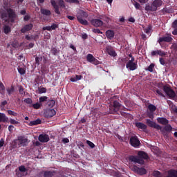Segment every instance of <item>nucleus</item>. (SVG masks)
Segmentation results:
<instances>
[{
	"mask_svg": "<svg viewBox=\"0 0 177 177\" xmlns=\"http://www.w3.org/2000/svg\"><path fill=\"white\" fill-rule=\"evenodd\" d=\"M156 92L157 95H158V96H161L162 97H165V95L162 93V91L158 88L156 90Z\"/></svg>",
	"mask_w": 177,
	"mask_h": 177,
	"instance_id": "49530a36",
	"label": "nucleus"
},
{
	"mask_svg": "<svg viewBox=\"0 0 177 177\" xmlns=\"http://www.w3.org/2000/svg\"><path fill=\"white\" fill-rule=\"evenodd\" d=\"M173 28H177V19L172 23Z\"/></svg>",
	"mask_w": 177,
	"mask_h": 177,
	"instance_id": "338daca9",
	"label": "nucleus"
},
{
	"mask_svg": "<svg viewBox=\"0 0 177 177\" xmlns=\"http://www.w3.org/2000/svg\"><path fill=\"white\" fill-rule=\"evenodd\" d=\"M172 39L171 35H167V36L159 37L158 42L161 48H162V42H172Z\"/></svg>",
	"mask_w": 177,
	"mask_h": 177,
	"instance_id": "1a4fd4ad",
	"label": "nucleus"
},
{
	"mask_svg": "<svg viewBox=\"0 0 177 177\" xmlns=\"http://www.w3.org/2000/svg\"><path fill=\"white\" fill-rule=\"evenodd\" d=\"M38 139L41 143H48L50 140L49 136L48 134H40Z\"/></svg>",
	"mask_w": 177,
	"mask_h": 177,
	"instance_id": "2eb2a0df",
	"label": "nucleus"
},
{
	"mask_svg": "<svg viewBox=\"0 0 177 177\" xmlns=\"http://www.w3.org/2000/svg\"><path fill=\"white\" fill-rule=\"evenodd\" d=\"M156 55H158V50L151 52V56H156Z\"/></svg>",
	"mask_w": 177,
	"mask_h": 177,
	"instance_id": "680f3d73",
	"label": "nucleus"
},
{
	"mask_svg": "<svg viewBox=\"0 0 177 177\" xmlns=\"http://www.w3.org/2000/svg\"><path fill=\"white\" fill-rule=\"evenodd\" d=\"M106 52L110 55V56H116L115 51L113 49V47L109 46L106 47Z\"/></svg>",
	"mask_w": 177,
	"mask_h": 177,
	"instance_id": "b1692460",
	"label": "nucleus"
},
{
	"mask_svg": "<svg viewBox=\"0 0 177 177\" xmlns=\"http://www.w3.org/2000/svg\"><path fill=\"white\" fill-rule=\"evenodd\" d=\"M40 12L41 15H43L44 16H50V15H52V12H50V10L44 8H41L40 9Z\"/></svg>",
	"mask_w": 177,
	"mask_h": 177,
	"instance_id": "4be33fe9",
	"label": "nucleus"
},
{
	"mask_svg": "<svg viewBox=\"0 0 177 177\" xmlns=\"http://www.w3.org/2000/svg\"><path fill=\"white\" fill-rule=\"evenodd\" d=\"M9 115H13V117H17V113L12 111V110H8L7 111Z\"/></svg>",
	"mask_w": 177,
	"mask_h": 177,
	"instance_id": "a18cd8bd",
	"label": "nucleus"
},
{
	"mask_svg": "<svg viewBox=\"0 0 177 177\" xmlns=\"http://www.w3.org/2000/svg\"><path fill=\"white\" fill-rule=\"evenodd\" d=\"M44 115L46 118H52L54 115H56V111L54 109H46L44 112Z\"/></svg>",
	"mask_w": 177,
	"mask_h": 177,
	"instance_id": "f8f14e48",
	"label": "nucleus"
},
{
	"mask_svg": "<svg viewBox=\"0 0 177 177\" xmlns=\"http://www.w3.org/2000/svg\"><path fill=\"white\" fill-rule=\"evenodd\" d=\"M138 156H130L129 157V160L131 162H136V164H140V165H143V164H145L144 160H149V158L147 153L143 151H139L138 153Z\"/></svg>",
	"mask_w": 177,
	"mask_h": 177,
	"instance_id": "f03ea898",
	"label": "nucleus"
},
{
	"mask_svg": "<svg viewBox=\"0 0 177 177\" xmlns=\"http://www.w3.org/2000/svg\"><path fill=\"white\" fill-rule=\"evenodd\" d=\"M135 125L138 129H142L144 132H146V129H147V126L145 123L138 122H136Z\"/></svg>",
	"mask_w": 177,
	"mask_h": 177,
	"instance_id": "a211bd4d",
	"label": "nucleus"
},
{
	"mask_svg": "<svg viewBox=\"0 0 177 177\" xmlns=\"http://www.w3.org/2000/svg\"><path fill=\"white\" fill-rule=\"evenodd\" d=\"M56 104L55 100H47L46 106L48 109H53V107Z\"/></svg>",
	"mask_w": 177,
	"mask_h": 177,
	"instance_id": "a878e982",
	"label": "nucleus"
},
{
	"mask_svg": "<svg viewBox=\"0 0 177 177\" xmlns=\"http://www.w3.org/2000/svg\"><path fill=\"white\" fill-rule=\"evenodd\" d=\"M56 171H46L44 173V177H53Z\"/></svg>",
	"mask_w": 177,
	"mask_h": 177,
	"instance_id": "393cba45",
	"label": "nucleus"
},
{
	"mask_svg": "<svg viewBox=\"0 0 177 177\" xmlns=\"http://www.w3.org/2000/svg\"><path fill=\"white\" fill-rule=\"evenodd\" d=\"M41 124L40 119H37L36 120L30 121L29 123L30 127H34L35 125H39Z\"/></svg>",
	"mask_w": 177,
	"mask_h": 177,
	"instance_id": "7c9ffc66",
	"label": "nucleus"
},
{
	"mask_svg": "<svg viewBox=\"0 0 177 177\" xmlns=\"http://www.w3.org/2000/svg\"><path fill=\"white\" fill-rule=\"evenodd\" d=\"M24 102L25 103H26L27 104H32V100L31 98H26L24 100Z\"/></svg>",
	"mask_w": 177,
	"mask_h": 177,
	"instance_id": "603ef678",
	"label": "nucleus"
},
{
	"mask_svg": "<svg viewBox=\"0 0 177 177\" xmlns=\"http://www.w3.org/2000/svg\"><path fill=\"white\" fill-rule=\"evenodd\" d=\"M19 92L20 95H23V93H24V88H23V86H20L19 89Z\"/></svg>",
	"mask_w": 177,
	"mask_h": 177,
	"instance_id": "69168bd1",
	"label": "nucleus"
},
{
	"mask_svg": "<svg viewBox=\"0 0 177 177\" xmlns=\"http://www.w3.org/2000/svg\"><path fill=\"white\" fill-rule=\"evenodd\" d=\"M86 60L88 63H91V64H95V66H97V64H100V62L97 60V59L95 58L93 55L88 54L86 55Z\"/></svg>",
	"mask_w": 177,
	"mask_h": 177,
	"instance_id": "9d476101",
	"label": "nucleus"
},
{
	"mask_svg": "<svg viewBox=\"0 0 177 177\" xmlns=\"http://www.w3.org/2000/svg\"><path fill=\"white\" fill-rule=\"evenodd\" d=\"M44 31L47 30V31H52V28L50 26H45L43 27Z\"/></svg>",
	"mask_w": 177,
	"mask_h": 177,
	"instance_id": "0e129e2a",
	"label": "nucleus"
},
{
	"mask_svg": "<svg viewBox=\"0 0 177 177\" xmlns=\"http://www.w3.org/2000/svg\"><path fill=\"white\" fill-rule=\"evenodd\" d=\"M100 20H103L106 23H110V18L105 15H100Z\"/></svg>",
	"mask_w": 177,
	"mask_h": 177,
	"instance_id": "c756f323",
	"label": "nucleus"
},
{
	"mask_svg": "<svg viewBox=\"0 0 177 177\" xmlns=\"http://www.w3.org/2000/svg\"><path fill=\"white\" fill-rule=\"evenodd\" d=\"M4 145H5V140L3 138H1L0 140V149L1 147H3Z\"/></svg>",
	"mask_w": 177,
	"mask_h": 177,
	"instance_id": "e2e57ef3",
	"label": "nucleus"
},
{
	"mask_svg": "<svg viewBox=\"0 0 177 177\" xmlns=\"http://www.w3.org/2000/svg\"><path fill=\"white\" fill-rule=\"evenodd\" d=\"M32 27H34L32 24H26L21 29V32L22 34H26V32L31 31V30H32Z\"/></svg>",
	"mask_w": 177,
	"mask_h": 177,
	"instance_id": "4468645a",
	"label": "nucleus"
},
{
	"mask_svg": "<svg viewBox=\"0 0 177 177\" xmlns=\"http://www.w3.org/2000/svg\"><path fill=\"white\" fill-rule=\"evenodd\" d=\"M50 28H51V30H56V28H59V24H53L50 26Z\"/></svg>",
	"mask_w": 177,
	"mask_h": 177,
	"instance_id": "5fc2aeb1",
	"label": "nucleus"
},
{
	"mask_svg": "<svg viewBox=\"0 0 177 177\" xmlns=\"http://www.w3.org/2000/svg\"><path fill=\"white\" fill-rule=\"evenodd\" d=\"M41 106L42 104H40L39 102L32 104V107H33V109H35V110H38Z\"/></svg>",
	"mask_w": 177,
	"mask_h": 177,
	"instance_id": "c9c22d12",
	"label": "nucleus"
},
{
	"mask_svg": "<svg viewBox=\"0 0 177 177\" xmlns=\"http://www.w3.org/2000/svg\"><path fill=\"white\" fill-rule=\"evenodd\" d=\"M157 121L159 124L162 125H167L169 123V120L165 118H158Z\"/></svg>",
	"mask_w": 177,
	"mask_h": 177,
	"instance_id": "6ab92c4d",
	"label": "nucleus"
},
{
	"mask_svg": "<svg viewBox=\"0 0 177 177\" xmlns=\"http://www.w3.org/2000/svg\"><path fill=\"white\" fill-rule=\"evenodd\" d=\"M12 31V28H10V26H8V25H4L3 26V32L4 34H9V32H11Z\"/></svg>",
	"mask_w": 177,
	"mask_h": 177,
	"instance_id": "c85d7f7f",
	"label": "nucleus"
},
{
	"mask_svg": "<svg viewBox=\"0 0 177 177\" xmlns=\"http://www.w3.org/2000/svg\"><path fill=\"white\" fill-rule=\"evenodd\" d=\"M9 118L3 113H0V122H8Z\"/></svg>",
	"mask_w": 177,
	"mask_h": 177,
	"instance_id": "412c9836",
	"label": "nucleus"
},
{
	"mask_svg": "<svg viewBox=\"0 0 177 177\" xmlns=\"http://www.w3.org/2000/svg\"><path fill=\"white\" fill-rule=\"evenodd\" d=\"M91 23L94 27H102L103 26V21L97 19L91 20Z\"/></svg>",
	"mask_w": 177,
	"mask_h": 177,
	"instance_id": "f3484780",
	"label": "nucleus"
},
{
	"mask_svg": "<svg viewBox=\"0 0 177 177\" xmlns=\"http://www.w3.org/2000/svg\"><path fill=\"white\" fill-rule=\"evenodd\" d=\"M26 39H27V41H31V39H35V37H32V35L29 36L28 35L25 36Z\"/></svg>",
	"mask_w": 177,
	"mask_h": 177,
	"instance_id": "6e6d98bb",
	"label": "nucleus"
},
{
	"mask_svg": "<svg viewBox=\"0 0 177 177\" xmlns=\"http://www.w3.org/2000/svg\"><path fill=\"white\" fill-rule=\"evenodd\" d=\"M126 68H129L130 71H135L138 68V64L135 62H127Z\"/></svg>",
	"mask_w": 177,
	"mask_h": 177,
	"instance_id": "dca6fc26",
	"label": "nucleus"
},
{
	"mask_svg": "<svg viewBox=\"0 0 177 177\" xmlns=\"http://www.w3.org/2000/svg\"><path fill=\"white\" fill-rule=\"evenodd\" d=\"M144 31L146 34H150V31H151V27H150V26H148V27L144 29Z\"/></svg>",
	"mask_w": 177,
	"mask_h": 177,
	"instance_id": "8fccbe9b",
	"label": "nucleus"
},
{
	"mask_svg": "<svg viewBox=\"0 0 177 177\" xmlns=\"http://www.w3.org/2000/svg\"><path fill=\"white\" fill-rule=\"evenodd\" d=\"M158 55L161 57L167 56V53L162 51V50H158Z\"/></svg>",
	"mask_w": 177,
	"mask_h": 177,
	"instance_id": "37998d69",
	"label": "nucleus"
},
{
	"mask_svg": "<svg viewBox=\"0 0 177 177\" xmlns=\"http://www.w3.org/2000/svg\"><path fill=\"white\" fill-rule=\"evenodd\" d=\"M159 62L162 66H165V59H164V58H159Z\"/></svg>",
	"mask_w": 177,
	"mask_h": 177,
	"instance_id": "bf43d9fd",
	"label": "nucleus"
},
{
	"mask_svg": "<svg viewBox=\"0 0 177 177\" xmlns=\"http://www.w3.org/2000/svg\"><path fill=\"white\" fill-rule=\"evenodd\" d=\"M122 109V104L120 102L115 100L109 105L110 114H117L120 110Z\"/></svg>",
	"mask_w": 177,
	"mask_h": 177,
	"instance_id": "423d86ee",
	"label": "nucleus"
},
{
	"mask_svg": "<svg viewBox=\"0 0 177 177\" xmlns=\"http://www.w3.org/2000/svg\"><path fill=\"white\" fill-rule=\"evenodd\" d=\"M44 102H48V97L47 96H41L39 98V102L42 104Z\"/></svg>",
	"mask_w": 177,
	"mask_h": 177,
	"instance_id": "2f4dec72",
	"label": "nucleus"
},
{
	"mask_svg": "<svg viewBox=\"0 0 177 177\" xmlns=\"http://www.w3.org/2000/svg\"><path fill=\"white\" fill-rule=\"evenodd\" d=\"M50 3L53 8H54L55 13L56 15H60V8L64 9L66 8V4L64 3V0H58V5L55 0H50Z\"/></svg>",
	"mask_w": 177,
	"mask_h": 177,
	"instance_id": "7ed1b4c3",
	"label": "nucleus"
},
{
	"mask_svg": "<svg viewBox=\"0 0 177 177\" xmlns=\"http://www.w3.org/2000/svg\"><path fill=\"white\" fill-rule=\"evenodd\" d=\"M163 91L165 92L166 95L169 96L170 99H174L175 97V91L171 88V87L168 86H163Z\"/></svg>",
	"mask_w": 177,
	"mask_h": 177,
	"instance_id": "6e6552de",
	"label": "nucleus"
},
{
	"mask_svg": "<svg viewBox=\"0 0 177 177\" xmlns=\"http://www.w3.org/2000/svg\"><path fill=\"white\" fill-rule=\"evenodd\" d=\"M30 19H31V16L27 15L24 16V21H28V20H30Z\"/></svg>",
	"mask_w": 177,
	"mask_h": 177,
	"instance_id": "052dcab7",
	"label": "nucleus"
},
{
	"mask_svg": "<svg viewBox=\"0 0 177 177\" xmlns=\"http://www.w3.org/2000/svg\"><path fill=\"white\" fill-rule=\"evenodd\" d=\"M66 2H68L69 3H80V1L78 0H66Z\"/></svg>",
	"mask_w": 177,
	"mask_h": 177,
	"instance_id": "4d7b16f0",
	"label": "nucleus"
},
{
	"mask_svg": "<svg viewBox=\"0 0 177 177\" xmlns=\"http://www.w3.org/2000/svg\"><path fill=\"white\" fill-rule=\"evenodd\" d=\"M148 109L151 111H156L157 110V107L151 104L148 106Z\"/></svg>",
	"mask_w": 177,
	"mask_h": 177,
	"instance_id": "58836bf2",
	"label": "nucleus"
},
{
	"mask_svg": "<svg viewBox=\"0 0 177 177\" xmlns=\"http://www.w3.org/2000/svg\"><path fill=\"white\" fill-rule=\"evenodd\" d=\"M19 171L20 172H27V169L26 168V167H24V165H21L19 167Z\"/></svg>",
	"mask_w": 177,
	"mask_h": 177,
	"instance_id": "c03bdc74",
	"label": "nucleus"
},
{
	"mask_svg": "<svg viewBox=\"0 0 177 177\" xmlns=\"http://www.w3.org/2000/svg\"><path fill=\"white\" fill-rule=\"evenodd\" d=\"M165 131H166V132H171L172 131V127L171 126V124H166V126L164 127Z\"/></svg>",
	"mask_w": 177,
	"mask_h": 177,
	"instance_id": "e433bc0d",
	"label": "nucleus"
},
{
	"mask_svg": "<svg viewBox=\"0 0 177 177\" xmlns=\"http://www.w3.org/2000/svg\"><path fill=\"white\" fill-rule=\"evenodd\" d=\"M18 73H19L21 75H24V74H26V69H24V68H18Z\"/></svg>",
	"mask_w": 177,
	"mask_h": 177,
	"instance_id": "ea45409f",
	"label": "nucleus"
},
{
	"mask_svg": "<svg viewBox=\"0 0 177 177\" xmlns=\"http://www.w3.org/2000/svg\"><path fill=\"white\" fill-rule=\"evenodd\" d=\"M106 35L108 39H112V38H114V35H115L114 30H106Z\"/></svg>",
	"mask_w": 177,
	"mask_h": 177,
	"instance_id": "aec40b11",
	"label": "nucleus"
},
{
	"mask_svg": "<svg viewBox=\"0 0 177 177\" xmlns=\"http://www.w3.org/2000/svg\"><path fill=\"white\" fill-rule=\"evenodd\" d=\"M162 5V1L161 0H154L151 4L146 5L145 10H147V12H156Z\"/></svg>",
	"mask_w": 177,
	"mask_h": 177,
	"instance_id": "20e7f679",
	"label": "nucleus"
},
{
	"mask_svg": "<svg viewBox=\"0 0 177 177\" xmlns=\"http://www.w3.org/2000/svg\"><path fill=\"white\" fill-rule=\"evenodd\" d=\"M6 104H8V101L6 100H4L1 103L0 107L1 110H3V109H5V106H6Z\"/></svg>",
	"mask_w": 177,
	"mask_h": 177,
	"instance_id": "de8ad7c7",
	"label": "nucleus"
},
{
	"mask_svg": "<svg viewBox=\"0 0 177 177\" xmlns=\"http://www.w3.org/2000/svg\"><path fill=\"white\" fill-rule=\"evenodd\" d=\"M10 123H11L12 125H16L17 124H20V122H19V121H17L15 119H10Z\"/></svg>",
	"mask_w": 177,
	"mask_h": 177,
	"instance_id": "864d4df0",
	"label": "nucleus"
},
{
	"mask_svg": "<svg viewBox=\"0 0 177 177\" xmlns=\"http://www.w3.org/2000/svg\"><path fill=\"white\" fill-rule=\"evenodd\" d=\"M88 12L80 10L77 15V20L82 26H88V21L86 19L88 18Z\"/></svg>",
	"mask_w": 177,
	"mask_h": 177,
	"instance_id": "39448f33",
	"label": "nucleus"
},
{
	"mask_svg": "<svg viewBox=\"0 0 177 177\" xmlns=\"http://www.w3.org/2000/svg\"><path fill=\"white\" fill-rule=\"evenodd\" d=\"M0 18L4 23H15L17 20V14L12 8H6V10L0 12Z\"/></svg>",
	"mask_w": 177,
	"mask_h": 177,
	"instance_id": "f257e3e1",
	"label": "nucleus"
},
{
	"mask_svg": "<svg viewBox=\"0 0 177 177\" xmlns=\"http://www.w3.org/2000/svg\"><path fill=\"white\" fill-rule=\"evenodd\" d=\"M35 60L36 64H37V66H39V63L42 62V57H36Z\"/></svg>",
	"mask_w": 177,
	"mask_h": 177,
	"instance_id": "4c0bfd02",
	"label": "nucleus"
},
{
	"mask_svg": "<svg viewBox=\"0 0 177 177\" xmlns=\"http://www.w3.org/2000/svg\"><path fill=\"white\" fill-rule=\"evenodd\" d=\"M7 92H8V95L11 96L12 93H13V92H15V87L13 86H11L10 88H8Z\"/></svg>",
	"mask_w": 177,
	"mask_h": 177,
	"instance_id": "473e14b6",
	"label": "nucleus"
},
{
	"mask_svg": "<svg viewBox=\"0 0 177 177\" xmlns=\"http://www.w3.org/2000/svg\"><path fill=\"white\" fill-rule=\"evenodd\" d=\"M166 177H177V170H169L167 172V176Z\"/></svg>",
	"mask_w": 177,
	"mask_h": 177,
	"instance_id": "5701e85b",
	"label": "nucleus"
},
{
	"mask_svg": "<svg viewBox=\"0 0 177 177\" xmlns=\"http://www.w3.org/2000/svg\"><path fill=\"white\" fill-rule=\"evenodd\" d=\"M5 92V86L2 82L0 83V93H3Z\"/></svg>",
	"mask_w": 177,
	"mask_h": 177,
	"instance_id": "09e8293b",
	"label": "nucleus"
},
{
	"mask_svg": "<svg viewBox=\"0 0 177 177\" xmlns=\"http://www.w3.org/2000/svg\"><path fill=\"white\" fill-rule=\"evenodd\" d=\"M86 144L91 149H95V144L90 140H86Z\"/></svg>",
	"mask_w": 177,
	"mask_h": 177,
	"instance_id": "a19ab883",
	"label": "nucleus"
},
{
	"mask_svg": "<svg viewBox=\"0 0 177 177\" xmlns=\"http://www.w3.org/2000/svg\"><path fill=\"white\" fill-rule=\"evenodd\" d=\"M167 104L169 106V107L171 108V109L172 110L174 107H175V104H174V102H172V101L171 100H167Z\"/></svg>",
	"mask_w": 177,
	"mask_h": 177,
	"instance_id": "79ce46f5",
	"label": "nucleus"
},
{
	"mask_svg": "<svg viewBox=\"0 0 177 177\" xmlns=\"http://www.w3.org/2000/svg\"><path fill=\"white\" fill-rule=\"evenodd\" d=\"M130 145L133 146V147H138L140 145V141L136 136H133L130 138Z\"/></svg>",
	"mask_w": 177,
	"mask_h": 177,
	"instance_id": "ddd939ff",
	"label": "nucleus"
},
{
	"mask_svg": "<svg viewBox=\"0 0 177 177\" xmlns=\"http://www.w3.org/2000/svg\"><path fill=\"white\" fill-rule=\"evenodd\" d=\"M174 30L172 32L173 35H177V28H174Z\"/></svg>",
	"mask_w": 177,
	"mask_h": 177,
	"instance_id": "774afa93",
	"label": "nucleus"
},
{
	"mask_svg": "<svg viewBox=\"0 0 177 177\" xmlns=\"http://www.w3.org/2000/svg\"><path fill=\"white\" fill-rule=\"evenodd\" d=\"M147 124L151 128H155V129H157L158 131H161L162 129V127L156 124V122L151 121L150 119H147Z\"/></svg>",
	"mask_w": 177,
	"mask_h": 177,
	"instance_id": "9b49d317",
	"label": "nucleus"
},
{
	"mask_svg": "<svg viewBox=\"0 0 177 177\" xmlns=\"http://www.w3.org/2000/svg\"><path fill=\"white\" fill-rule=\"evenodd\" d=\"M39 93H46V88H44V87L39 88Z\"/></svg>",
	"mask_w": 177,
	"mask_h": 177,
	"instance_id": "3c124183",
	"label": "nucleus"
},
{
	"mask_svg": "<svg viewBox=\"0 0 177 177\" xmlns=\"http://www.w3.org/2000/svg\"><path fill=\"white\" fill-rule=\"evenodd\" d=\"M133 6L136 8V9H140V8H142L140 4L136 1H135V3H133Z\"/></svg>",
	"mask_w": 177,
	"mask_h": 177,
	"instance_id": "13d9d810",
	"label": "nucleus"
},
{
	"mask_svg": "<svg viewBox=\"0 0 177 177\" xmlns=\"http://www.w3.org/2000/svg\"><path fill=\"white\" fill-rule=\"evenodd\" d=\"M137 169V174H138V175H146V174H147V171L145 167H138Z\"/></svg>",
	"mask_w": 177,
	"mask_h": 177,
	"instance_id": "bb28decb",
	"label": "nucleus"
},
{
	"mask_svg": "<svg viewBox=\"0 0 177 177\" xmlns=\"http://www.w3.org/2000/svg\"><path fill=\"white\" fill-rule=\"evenodd\" d=\"M50 52L54 56H57V55H59V50L55 47L51 48Z\"/></svg>",
	"mask_w": 177,
	"mask_h": 177,
	"instance_id": "72a5a7b5",
	"label": "nucleus"
},
{
	"mask_svg": "<svg viewBox=\"0 0 177 177\" xmlns=\"http://www.w3.org/2000/svg\"><path fill=\"white\" fill-rule=\"evenodd\" d=\"M81 80H82V75H76L75 77L71 78L70 81H71V82H77V81H80Z\"/></svg>",
	"mask_w": 177,
	"mask_h": 177,
	"instance_id": "cd10ccee",
	"label": "nucleus"
},
{
	"mask_svg": "<svg viewBox=\"0 0 177 177\" xmlns=\"http://www.w3.org/2000/svg\"><path fill=\"white\" fill-rule=\"evenodd\" d=\"M154 64H151L148 68H145L146 71H149V73H153V70H154Z\"/></svg>",
	"mask_w": 177,
	"mask_h": 177,
	"instance_id": "f704fd0d",
	"label": "nucleus"
},
{
	"mask_svg": "<svg viewBox=\"0 0 177 177\" xmlns=\"http://www.w3.org/2000/svg\"><path fill=\"white\" fill-rule=\"evenodd\" d=\"M28 141V140L27 138H24V137H19L17 140H15L12 142V145L15 147H17V145L18 146H26Z\"/></svg>",
	"mask_w": 177,
	"mask_h": 177,
	"instance_id": "0eeeda50",
	"label": "nucleus"
}]
</instances>
